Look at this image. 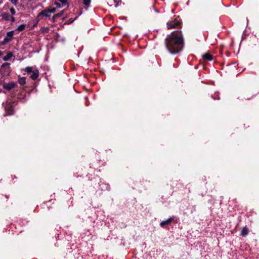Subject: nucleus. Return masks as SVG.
Returning a JSON list of instances; mask_svg holds the SVG:
<instances>
[{"mask_svg":"<svg viewBox=\"0 0 259 259\" xmlns=\"http://www.w3.org/2000/svg\"><path fill=\"white\" fill-rule=\"evenodd\" d=\"M58 1L62 3V6H65L68 5L67 0H58Z\"/></svg>","mask_w":259,"mask_h":259,"instance_id":"nucleus-19","label":"nucleus"},{"mask_svg":"<svg viewBox=\"0 0 259 259\" xmlns=\"http://www.w3.org/2000/svg\"><path fill=\"white\" fill-rule=\"evenodd\" d=\"M18 82L21 85L24 84L26 82L25 78L24 77H20L18 80Z\"/></svg>","mask_w":259,"mask_h":259,"instance_id":"nucleus-15","label":"nucleus"},{"mask_svg":"<svg viewBox=\"0 0 259 259\" xmlns=\"http://www.w3.org/2000/svg\"><path fill=\"white\" fill-rule=\"evenodd\" d=\"M14 35V31H10L7 33V36L11 39H12Z\"/></svg>","mask_w":259,"mask_h":259,"instance_id":"nucleus-18","label":"nucleus"},{"mask_svg":"<svg viewBox=\"0 0 259 259\" xmlns=\"http://www.w3.org/2000/svg\"><path fill=\"white\" fill-rule=\"evenodd\" d=\"M10 11L12 15H14L16 13V11L14 8H11L10 9Z\"/></svg>","mask_w":259,"mask_h":259,"instance_id":"nucleus-21","label":"nucleus"},{"mask_svg":"<svg viewBox=\"0 0 259 259\" xmlns=\"http://www.w3.org/2000/svg\"><path fill=\"white\" fill-rule=\"evenodd\" d=\"M54 5L58 8H60L61 7V5H60V4H59V3L58 2H55L54 3Z\"/></svg>","mask_w":259,"mask_h":259,"instance_id":"nucleus-23","label":"nucleus"},{"mask_svg":"<svg viewBox=\"0 0 259 259\" xmlns=\"http://www.w3.org/2000/svg\"><path fill=\"white\" fill-rule=\"evenodd\" d=\"M11 40V39L7 36V37L5 38V39L4 40V43L8 42L9 41H10Z\"/></svg>","mask_w":259,"mask_h":259,"instance_id":"nucleus-22","label":"nucleus"},{"mask_svg":"<svg viewBox=\"0 0 259 259\" xmlns=\"http://www.w3.org/2000/svg\"><path fill=\"white\" fill-rule=\"evenodd\" d=\"M39 75V71L37 69L35 68L33 71L32 73H31L30 75V77L31 79L35 80L36 79Z\"/></svg>","mask_w":259,"mask_h":259,"instance_id":"nucleus-6","label":"nucleus"},{"mask_svg":"<svg viewBox=\"0 0 259 259\" xmlns=\"http://www.w3.org/2000/svg\"><path fill=\"white\" fill-rule=\"evenodd\" d=\"M11 19H12V22H14V21H15V19H14V17H12L11 18Z\"/></svg>","mask_w":259,"mask_h":259,"instance_id":"nucleus-25","label":"nucleus"},{"mask_svg":"<svg viewBox=\"0 0 259 259\" xmlns=\"http://www.w3.org/2000/svg\"><path fill=\"white\" fill-rule=\"evenodd\" d=\"M114 2L115 3H116V0H114Z\"/></svg>","mask_w":259,"mask_h":259,"instance_id":"nucleus-28","label":"nucleus"},{"mask_svg":"<svg viewBox=\"0 0 259 259\" xmlns=\"http://www.w3.org/2000/svg\"><path fill=\"white\" fill-rule=\"evenodd\" d=\"M36 68L34 67H27L24 69V70L28 73H32L34 69Z\"/></svg>","mask_w":259,"mask_h":259,"instance_id":"nucleus-12","label":"nucleus"},{"mask_svg":"<svg viewBox=\"0 0 259 259\" xmlns=\"http://www.w3.org/2000/svg\"><path fill=\"white\" fill-rule=\"evenodd\" d=\"M13 56V54L12 53H8L6 56H5L4 58H3V60L5 61H8L9 60H10L11 59V58Z\"/></svg>","mask_w":259,"mask_h":259,"instance_id":"nucleus-11","label":"nucleus"},{"mask_svg":"<svg viewBox=\"0 0 259 259\" xmlns=\"http://www.w3.org/2000/svg\"><path fill=\"white\" fill-rule=\"evenodd\" d=\"M12 4L16 6L18 3V0H9Z\"/></svg>","mask_w":259,"mask_h":259,"instance_id":"nucleus-20","label":"nucleus"},{"mask_svg":"<svg viewBox=\"0 0 259 259\" xmlns=\"http://www.w3.org/2000/svg\"><path fill=\"white\" fill-rule=\"evenodd\" d=\"M248 233V230L246 227H243L241 230V235L243 236H245L247 235Z\"/></svg>","mask_w":259,"mask_h":259,"instance_id":"nucleus-10","label":"nucleus"},{"mask_svg":"<svg viewBox=\"0 0 259 259\" xmlns=\"http://www.w3.org/2000/svg\"><path fill=\"white\" fill-rule=\"evenodd\" d=\"M17 85V84L14 82H11L9 83H4L3 85V88L7 90H11L14 88Z\"/></svg>","mask_w":259,"mask_h":259,"instance_id":"nucleus-4","label":"nucleus"},{"mask_svg":"<svg viewBox=\"0 0 259 259\" xmlns=\"http://www.w3.org/2000/svg\"><path fill=\"white\" fill-rule=\"evenodd\" d=\"M117 6H118V3L116 4V5H115V7H117Z\"/></svg>","mask_w":259,"mask_h":259,"instance_id":"nucleus-26","label":"nucleus"},{"mask_svg":"<svg viewBox=\"0 0 259 259\" xmlns=\"http://www.w3.org/2000/svg\"><path fill=\"white\" fill-rule=\"evenodd\" d=\"M181 25L180 22L178 20H171L167 23V27L168 29H172L179 27Z\"/></svg>","mask_w":259,"mask_h":259,"instance_id":"nucleus-2","label":"nucleus"},{"mask_svg":"<svg viewBox=\"0 0 259 259\" xmlns=\"http://www.w3.org/2000/svg\"><path fill=\"white\" fill-rule=\"evenodd\" d=\"M166 47L171 54H176L182 50L183 39L181 31L173 32L166 40Z\"/></svg>","mask_w":259,"mask_h":259,"instance_id":"nucleus-1","label":"nucleus"},{"mask_svg":"<svg viewBox=\"0 0 259 259\" xmlns=\"http://www.w3.org/2000/svg\"><path fill=\"white\" fill-rule=\"evenodd\" d=\"M2 55V52H0V56Z\"/></svg>","mask_w":259,"mask_h":259,"instance_id":"nucleus-27","label":"nucleus"},{"mask_svg":"<svg viewBox=\"0 0 259 259\" xmlns=\"http://www.w3.org/2000/svg\"><path fill=\"white\" fill-rule=\"evenodd\" d=\"M1 17H2L3 19L6 20H9V18H10V16H9V14L6 13H4L2 14Z\"/></svg>","mask_w":259,"mask_h":259,"instance_id":"nucleus-14","label":"nucleus"},{"mask_svg":"<svg viewBox=\"0 0 259 259\" xmlns=\"http://www.w3.org/2000/svg\"><path fill=\"white\" fill-rule=\"evenodd\" d=\"M50 12H51V14L52 13H54L56 12V8H53L51 9H50Z\"/></svg>","mask_w":259,"mask_h":259,"instance_id":"nucleus-24","label":"nucleus"},{"mask_svg":"<svg viewBox=\"0 0 259 259\" xmlns=\"http://www.w3.org/2000/svg\"><path fill=\"white\" fill-rule=\"evenodd\" d=\"M171 221H172V219L169 218V219H167L166 220L161 222L160 224V225L161 227H164L165 225L170 224L171 223Z\"/></svg>","mask_w":259,"mask_h":259,"instance_id":"nucleus-8","label":"nucleus"},{"mask_svg":"<svg viewBox=\"0 0 259 259\" xmlns=\"http://www.w3.org/2000/svg\"><path fill=\"white\" fill-rule=\"evenodd\" d=\"M63 13H64V11H61L60 13H58L56 15H55L53 17V19L54 20H55L56 18H58V17H61L62 16H63Z\"/></svg>","mask_w":259,"mask_h":259,"instance_id":"nucleus-16","label":"nucleus"},{"mask_svg":"<svg viewBox=\"0 0 259 259\" xmlns=\"http://www.w3.org/2000/svg\"><path fill=\"white\" fill-rule=\"evenodd\" d=\"M203 59L207 61H211L213 59L212 56L208 53H206L203 55Z\"/></svg>","mask_w":259,"mask_h":259,"instance_id":"nucleus-9","label":"nucleus"},{"mask_svg":"<svg viewBox=\"0 0 259 259\" xmlns=\"http://www.w3.org/2000/svg\"><path fill=\"white\" fill-rule=\"evenodd\" d=\"M5 110L8 112V114L11 115L13 113V106L9 104L5 106Z\"/></svg>","mask_w":259,"mask_h":259,"instance_id":"nucleus-5","label":"nucleus"},{"mask_svg":"<svg viewBox=\"0 0 259 259\" xmlns=\"http://www.w3.org/2000/svg\"><path fill=\"white\" fill-rule=\"evenodd\" d=\"M51 12H50V9H46L40 12L38 15V17L42 18L43 17H49L51 16Z\"/></svg>","mask_w":259,"mask_h":259,"instance_id":"nucleus-3","label":"nucleus"},{"mask_svg":"<svg viewBox=\"0 0 259 259\" xmlns=\"http://www.w3.org/2000/svg\"><path fill=\"white\" fill-rule=\"evenodd\" d=\"M25 27H26L25 24H21L18 26L16 30L20 32V31L24 30L25 29Z\"/></svg>","mask_w":259,"mask_h":259,"instance_id":"nucleus-13","label":"nucleus"},{"mask_svg":"<svg viewBox=\"0 0 259 259\" xmlns=\"http://www.w3.org/2000/svg\"><path fill=\"white\" fill-rule=\"evenodd\" d=\"M6 68V72L9 73L11 72L10 64L8 63H5L1 66V68Z\"/></svg>","mask_w":259,"mask_h":259,"instance_id":"nucleus-7","label":"nucleus"},{"mask_svg":"<svg viewBox=\"0 0 259 259\" xmlns=\"http://www.w3.org/2000/svg\"><path fill=\"white\" fill-rule=\"evenodd\" d=\"M83 3L85 6L88 7L90 5L91 0H83Z\"/></svg>","mask_w":259,"mask_h":259,"instance_id":"nucleus-17","label":"nucleus"}]
</instances>
